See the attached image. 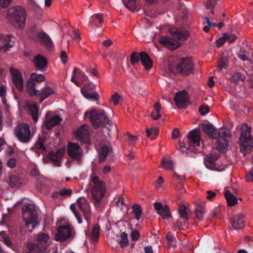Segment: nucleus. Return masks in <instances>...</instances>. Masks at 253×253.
<instances>
[{
  "mask_svg": "<svg viewBox=\"0 0 253 253\" xmlns=\"http://www.w3.org/2000/svg\"><path fill=\"white\" fill-rule=\"evenodd\" d=\"M179 213L180 218L184 220V223H186L188 218V214L186 211V207L185 206H181L179 207Z\"/></svg>",
  "mask_w": 253,
  "mask_h": 253,
  "instance_id": "de8ad7c7",
  "label": "nucleus"
},
{
  "mask_svg": "<svg viewBox=\"0 0 253 253\" xmlns=\"http://www.w3.org/2000/svg\"><path fill=\"white\" fill-rule=\"evenodd\" d=\"M54 92L51 87L45 86L42 88L41 92L39 91L38 95L41 96L40 103H42L44 99L48 97L51 94H54Z\"/></svg>",
  "mask_w": 253,
  "mask_h": 253,
  "instance_id": "c756f323",
  "label": "nucleus"
},
{
  "mask_svg": "<svg viewBox=\"0 0 253 253\" xmlns=\"http://www.w3.org/2000/svg\"><path fill=\"white\" fill-rule=\"evenodd\" d=\"M91 181L93 184V185L90 184L92 198L97 204H99L106 192L105 184L94 173L91 175Z\"/></svg>",
  "mask_w": 253,
  "mask_h": 253,
  "instance_id": "0eeeda50",
  "label": "nucleus"
},
{
  "mask_svg": "<svg viewBox=\"0 0 253 253\" xmlns=\"http://www.w3.org/2000/svg\"><path fill=\"white\" fill-rule=\"evenodd\" d=\"M122 0L125 6L131 11H138L139 8L136 4V0H128V1H126L125 0Z\"/></svg>",
  "mask_w": 253,
  "mask_h": 253,
  "instance_id": "4c0bfd02",
  "label": "nucleus"
},
{
  "mask_svg": "<svg viewBox=\"0 0 253 253\" xmlns=\"http://www.w3.org/2000/svg\"><path fill=\"white\" fill-rule=\"evenodd\" d=\"M166 239L167 241V244L169 246V248H174L176 247V239L173 235L170 233L169 232L167 236H166Z\"/></svg>",
  "mask_w": 253,
  "mask_h": 253,
  "instance_id": "ea45409f",
  "label": "nucleus"
},
{
  "mask_svg": "<svg viewBox=\"0 0 253 253\" xmlns=\"http://www.w3.org/2000/svg\"><path fill=\"white\" fill-rule=\"evenodd\" d=\"M67 153L70 158L77 161L78 164H81L83 150L78 144L69 142L68 144Z\"/></svg>",
  "mask_w": 253,
  "mask_h": 253,
  "instance_id": "9b49d317",
  "label": "nucleus"
},
{
  "mask_svg": "<svg viewBox=\"0 0 253 253\" xmlns=\"http://www.w3.org/2000/svg\"><path fill=\"white\" fill-rule=\"evenodd\" d=\"M120 96L117 93H115L112 96L111 100L115 105H117L119 102Z\"/></svg>",
  "mask_w": 253,
  "mask_h": 253,
  "instance_id": "680f3d73",
  "label": "nucleus"
},
{
  "mask_svg": "<svg viewBox=\"0 0 253 253\" xmlns=\"http://www.w3.org/2000/svg\"><path fill=\"white\" fill-rule=\"evenodd\" d=\"M189 148L187 147L185 142L180 143V147L178 150L182 153H185L186 155L189 154L188 151Z\"/></svg>",
  "mask_w": 253,
  "mask_h": 253,
  "instance_id": "6e6d98bb",
  "label": "nucleus"
},
{
  "mask_svg": "<svg viewBox=\"0 0 253 253\" xmlns=\"http://www.w3.org/2000/svg\"><path fill=\"white\" fill-rule=\"evenodd\" d=\"M49 112L46 113L43 124L45 128L48 130L51 129L54 126L59 124L62 121V119L59 116L55 115L54 116L50 117L49 116Z\"/></svg>",
  "mask_w": 253,
  "mask_h": 253,
  "instance_id": "aec40b11",
  "label": "nucleus"
},
{
  "mask_svg": "<svg viewBox=\"0 0 253 253\" xmlns=\"http://www.w3.org/2000/svg\"><path fill=\"white\" fill-rule=\"evenodd\" d=\"M193 63L189 58H182L177 59L173 64L169 65L170 72L174 73V69L176 73L182 76H189L193 73Z\"/></svg>",
  "mask_w": 253,
  "mask_h": 253,
  "instance_id": "423d86ee",
  "label": "nucleus"
},
{
  "mask_svg": "<svg viewBox=\"0 0 253 253\" xmlns=\"http://www.w3.org/2000/svg\"><path fill=\"white\" fill-rule=\"evenodd\" d=\"M64 154V150L60 149L56 152H50L47 156V158L51 161L55 166L59 167L61 166V160Z\"/></svg>",
  "mask_w": 253,
  "mask_h": 253,
  "instance_id": "a211bd4d",
  "label": "nucleus"
},
{
  "mask_svg": "<svg viewBox=\"0 0 253 253\" xmlns=\"http://www.w3.org/2000/svg\"><path fill=\"white\" fill-rule=\"evenodd\" d=\"M141 52L138 53V52L136 51H134L130 55V63L134 66L139 63V61L141 60Z\"/></svg>",
  "mask_w": 253,
  "mask_h": 253,
  "instance_id": "a19ab883",
  "label": "nucleus"
},
{
  "mask_svg": "<svg viewBox=\"0 0 253 253\" xmlns=\"http://www.w3.org/2000/svg\"><path fill=\"white\" fill-rule=\"evenodd\" d=\"M31 175L36 177L37 179L42 177L40 175V172L36 166L34 167L31 170Z\"/></svg>",
  "mask_w": 253,
  "mask_h": 253,
  "instance_id": "5fc2aeb1",
  "label": "nucleus"
},
{
  "mask_svg": "<svg viewBox=\"0 0 253 253\" xmlns=\"http://www.w3.org/2000/svg\"><path fill=\"white\" fill-rule=\"evenodd\" d=\"M218 158L217 155L213 154H210L205 157L204 162L206 167L211 170L215 169V162Z\"/></svg>",
  "mask_w": 253,
  "mask_h": 253,
  "instance_id": "5701e85b",
  "label": "nucleus"
},
{
  "mask_svg": "<svg viewBox=\"0 0 253 253\" xmlns=\"http://www.w3.org/2000/svg\"><path fill=\"white\" fill-rule=\"evenodd\" d=\"M247 181L248 182H251L253 181V167L251 168L250 171L246 176Z\"/></svg>",
  "mask_w": 253,
  "mask_h": 253,
  "instance_id": "774afa93",
  "label": "nucleus"
},
{
  "mask_svg": "<svg viewBox=\"0 0 253 253\" xmlns=\"http://www.w3.org/2000/svg\"><path fill=\"white\" fill-rule=\"evenodd\" d=\"M174 100L179 108H185L190 104L188 93L185 90L176 93Z\"/></svg>",
  "mask_w": 253,
  "mask_h": 253,
  "instance_id": "4468645a",
  "label": "nucleus"
},
{
  "mask_svg": "<svg viewBox=\"0 0 253 253\" xmlns=\"http://www.w3.org/2000/svg\"><path fill=\"white\" fill-rule=\"evenodd\" d=\"M200 132L198 129H193L189 132L186 140L189 147H192L197 149L200 145Z\"/></svg>",
  "mask_w": 253,
  "mask_h": 253,
  "instance_id": "dca6fc26",
  "label": "nucleus"
},
{
  "mask_svg": "<svg viewBox=\"0 0 253 253\" xmlns=\"http://www.w3.org/2000/svg\"><path fill=\"white\" fill-rule=\"evenodd\" d=\"M146 131L147 136L149 137L151 139H154L158 135L159 130L156 127H153L151 129L146 128Z\"/></svg>",
  "mask_w": 253,
  "mask_h": 253,
  "instance_id": "79ce46f5",
  "label": "nucleus"
},
{
  "mask_svg": "<svg viewBox=\"0 0 253 253\" xmlns=\"http://www.w3.org/2000/svg\"><path fill=\"white\" fill-rule=\"evenodd\" d=\"M202 128L210 138L214 139L216 138V130L212 125L203 124L202 125Z\"/></svg>",
  "mask_w": 253,
  "mask_h": 253,
  "instance_id": "bb28decb",
  "label": "nucleus"
},
{
  "mask_svg": "<svg viewBox=\"0 0 253 253\" xmlns=\"http://www.w3.org/2000/svg\"><path fill=\"white\" fill-rule=\"evenodd\" d=\"M199 112L202 115L204 116L210 112V107L206 104H203L200 107Z\"/></svg>",
  "mask_w": 253,
  "mask_h": 253,
  "instance_id": "603ef678",
  "label": "nucleus"
},
{
  "mask_svg": "<svg viewBox=\"0 0 253 253\" xmlns=\"http://www.w3.org/2000/svg\"><path fill=\"white\" fill-rule=\"evenodd\" d=\"M162 166L165 169H172L173 162L172 161H167L165 159H163L162 161Z\"/></svg>",
  "mask_w": 253,
  "mask_h": 253,
  "instance_id": "3c124183",
  "label": "nucleus"
},
{
  "mask_svg": "<svg viewBox=\"0 0 253 253\" xmlns=\"http://www.w3.org/2000/svg\"><path fill=\"white\" fill-rule=\"evenodd\" d=\"M33 63L37 69L43 71L46 67L47 61L43 56L38 54L34 58Z\"/></svg>",
  "mask_w": 253,
  "mask_h": 253,
  "instance_id": "4be33fe9",
  "label": "nucleus"
},
{
  "mask_svg": "<svg viewBox=\"0 0 253 253\" xmlns=\"http://www.w3.org/2000/svg\"><path fill=\"white\" fill-rule=\"evenodd\" d=\"M121 239L118 242L121 248H124L126 247L128 243L127 235L125 232H123L121 234Z\"/></svg>",
  "mask_w": 253,
  "mask_h": 253,
  "instance_id": "a18cd8bd",
  "label": "nucleus"
},
{
  "mask_svg": "<svg viewBox=\"0 0 253 253\" xmlns=\"http://www.w3.org/2000/svg\"><path fill=\"white\" fill-rule=\"evenodd\" d=\"M11 35L0 34V52H6L9 50L13 45L11 44Z\"/></svg>",
  "mask_w": 253,
  "mask_h": 253,
  "instance_id": "412c9836",
  "label": "nucleus"
},
{
  "mask_svg": "<svg viewBox=\"0 0 253 253\" xmlns=\"http://www.w3.org/2000/svg\"><path fill=\"white\" fill-rule=\"evenodd\" d=\"M103 21L102 14H94L90 18L89 25L93 28L94 26H97L98 24H102Z\"/></svg>",
  "mask_w": 253,
  "mask_h": 253,
  "instance_id": "7c9ffc66",
  "label": "nucleus"
},
{
  "mask_svg": "<svg viewBox=\"0 0 253 253\" xmlns=\"http://www.w3.org/2000/svg\"><path fill=\"white\" fill-rule=\"evenodd\" d=\"M10 72L13 84L20 92L23 90V79L22 74L17 69L10 68Z\"/></svg>",
  "mask_w": 253,
  "mask_h": 253,
  "instance_id": "2eb2a0df",
  "label": "nucleus"
},
{
  "mask_svg": "<svg viewBox=\"0 0 253 253\" xmlns=\"http://www.w3.org/2000/svg\"><path fill=\"white\" fill-rule=\"evenodd\" d=\"M27 89L31 96L38 95L39 90L36 89V83L30 78L27 82Z\"/></svg>",
  "mask_w": 253,
  "mask_h": 253,
  "instance_id": "c85d7f7f",
  "label": "nucleus"
},
{
  "mask_svg": "<svg viewBox=\"0 0 253 253\" xmlns=\"http://www.w3.org/2000/svg\"><path fill=\"white\" fill-rule=\"evenodd\" d=\"M226 41V39L225 38L224 35H223V37L222 38H219L216 41V45L217 47H220L222 45L224 44Z\"/></svg>",
  "mask_w": 253,
  "mask_h": 253,
  "instance_id": "052dcab7",
  "label": "nucleus"
},
{
  "mask_svg": "<svg viewBox=\"0 0 253 253\" xmlns=\"http://www.w3.org/2000/svg\"><path fill=\"white\" fill-rule=\"evenodd\" d=\"M37 38L40 42L43 43L46 48L50 49L52 47V42L49 36L44 32L37 33Z\"/></svg>",
  "mask_w": 253,
  "mask_h": 253,
  "instance_id": "a878e982",
  "label": "nucleus"
},
{
  "mask_svg": "<svg viewBox=\"0 0 253 253\" xmlns=\"http://www.w3.org/2000/svg\"><path fill=\"white\" fill-rule=\"evenodd\" d=\"M169 32L172 38H169L165 36H162L160 39V42L162 44L167 46L171 50H174L179 47L178 41H185L189 36L187 31L174 27L170 28Z\"/></svg>",
  "mask_w": 253,
  "mask_h": 253,
  "instance_id": "f257e3e1",
  "label": "nucleus"
},
{
  "mask_svg": "<svg viewBox=\"0 0 253 253\" xmlns=\"http://www.w3.org/2000/svg\"><path fill=\"white\" fill-rule=\"evenodd\" d=\"M224 35L226 41L227 40L230 43L233 42L237 38L236 36L233 34L224 33Z\"/></svg>",
  "mask_w": 253,
  "mask_h": 253,
  "instance_id": "864d4df0",
  "label": "nucleus"
},
{
  "mask_svg": "<svg viewBox=\"0 0 253 253\" xmlns=\"http://www.w3.org/2000/svg\"><path fill=\"white\" fill-rule=\"evenodd\" d=\"M205 205V203H200L197 205L195 210L196 216L200 220H202L203 219V215L206 212Z\"/></svg>",
  "mask_w": 253,
  "mask_h": 253,
  "instance_id": "2f4dec72",
  "label": "nucleus"
},
{
  "mask_svg": "<svg viewBox=\"0 0 253 253\" xmlns=\"http://www.w3.org/2000/svg\"><path fill=\"white\" fill-rule=\"evenodd\" d=\"M12 2V0H0V6L2 7H7Z\"/></svg>",
  "mask_w": 253,
  "mask_h": 253,
  "instance_id": "69168bd1",
  "label": "nucleus"
},
{
  "mask_svg": "<svg viewBox=\"0 0 253 253\" xmlns=\"http://www.w3.org/2000/svg\"><path fill=\"white\" fill-rule=\"evenodd\" d=\"M224 196L225 197L228 206L232 207L237 203V199L235 196L232 194L229 191H225Z\"/></svg>",
  "mask_w": 253,
  "mask_h": 253,
  "instance_id": "473e14b6",
  "label": "nucleus"
},
{
  "mask_svg": "<svg viewBox=\"0 0 253 253\" xmlns=\"http://www.w3.org/2000/svg\"><path fill=\"white\" fill-rule=\"evenodd\" d=\"M26 14V10L22 7L16 6L8 9L6 16L13 27L22 29L25 26Z\"/></svg>",
  "mask_w": 253,
  "mask_h": 253,
  "instance_id": "7ed1b4c3",
  "label": "nucleus"
},
{
  "mask_svg": "<svg viewBox=\"0 0 253 253\" xmlns=\"http://www.w3.org/2000/svg\"><path fill=\"white\" fill-rule=\"evenodd\" d=\"M228 59L227 57L222 54L218 62V70L220 71L222 69H226L228 65Z\"/></svg>",
  "mask_w": 253,
  "mask_h": 253,
  "instance_id": "c9c22d12",
  "label": "nucleus"
},
{
  "mask_svg": "<svg viewBox=\"0 0 253 253\" xmlns=\"http://www.w3.org/2000/svg\"><path fill=\"white\" fill-rule=\"evenodd\" d=\"M216 3V0H210L207 2L206 6L209 9H212Z\"/></svg>",
  "mask_w": 253,
  "mask_h": 253,
  "instance_id": "338daca9",
  "label": "nucleus"
},
{
  "mask_svg": "<svg viewBox=\"0 0 253 253\" xmlns=\"http://www.w3.org/2000/svg\"><path fill=\"white\" fill-rule=\"evenodd\" d=\"M21 184L19 178L14 175H11L9 177V185L12 188L18 187Z\"/></svg>",
  "mask_w": 253,
  "mask_h": 253,
  "instance_id": "37998d69",
  "label": "nucleus"
},
{
  "mask_svg": "<svg viewBox=\"0 0 253 253\" xmlns=\"http://www.w3.org/2000/svg\"><path fill=\"white\" fill-rule=\"evenodd\" d=\"M164 219H168L171 217L170 209L168 206L165 205L164 208L157 212Z\"/></svg>",
  "mask_w": 253,
  "mask_h": 253,
  "instance_id": "e433bc0d",
  "label": "nucleus"
},
{
  "mask_svg": "<svg viewBox=\"0 0 253 253\" xmlns=\"http://www.w3.org/2000/svg\"><path fill=\"white\" fill-rule=\"evenodd\" d=\"M228 136V133L225 131H219L216 136V149L218 151H223L225 150L228 146V141L227 137Z\"/></svg>",
  "mask_w": 253,
  "mask_h": 253,
  "instance_id": "f3484780",
  "label": "nucleus"
},
{
  "mask_svg": "<svg viewBox=\"0 0 253 253\" xmlns=\"http://www.w3.org/2000/svg\"><path fill=\"white\" fill-rule=\"evenodd\" d=\"M26 106L34 121L35 123L37 122L39 119V108L37 104L34 102H30L26 104Z\"/></svg>",
  "mask_w": 253,
  "mask_h": 253,
  "instance_id": "b1692460",
  "label": "nucleus"
},
{
  "mask_svg": "<svg viewBox=\"0 0 253 253\" xmlns=\"http://www.w3.org/2000/svg\"><path fill=\"white\" fill-rule=\"evenodd\" d=\"M44 140L43 138L40 137L38 139V141L36 143L35 147L37 149L42 150V151L45 150V146L43 145Z\"/></svg>",
  "mask_w": 253,
  "mask_h": 253,
  "instance_id": "8fccbe9b",
  "label": "nucleus"
},
{
  "mask_svg": "<svg viewBox=\"0 0 253 253\" xmlns=\"http://www.w3.org/2000/svg\"><path fill=\"white\" fill-rule=\"evenodd\" d=\"M109 152V146L106 145H103L99 152V162L101 163L103 162L106 158V157Z\"/></svg>",
  "mask_w": 253,
  "mask_h": 253,
  "instance_id": "72a5a7b5",
  "label": "nucleus"
},
{
  "mask_svg": "<svg viewBox=\"0 0 253 253\" xmlns=\"http://www.w3.org/2000/svg\"><path fill=\"white\" fill-rule=\"evenodd\" d=\"M49 239V236L47 234L41 233L37 237V243L29 244L28 245L30 251H34L38 253L42 252L46 248V244Z\"/></svg>",
  "mask_w": 253,
  "mask_h": 253,
  "instance_id": "9d476101",
  "label": "nucleus"
},
{
  "mask_svg": "<svg viewBox=\"0 0 253 253\" xmlns=\"http://www.w3.org/2000/svg\"><path fill=\"white\" fill-rule=\"evenodd\" d=\"M42 179V177L37 179L38 181L36 183V187L38 190L39 191H42L43 189L47 188L45 184L44 180Z\"/></svg>",
  "mask_w": 253,
  "mask_h": 253,
  "instance_id": "09e8293b",
  "label": "nucleus"
},
{
  "mask_svg": "<svg viewBox=\"0 0 253 253\" xmlns=\"http://www.w3.org/2000/svg\"><path fill=\"white\" fill-rule=\"evenodd\" d=\"M72 193V190L71 189H63L60 191V196L66 197L70 196Z\"/></svg>",
  "mask_w": 253,
  "mask_h": 253,
  "instance_id": "4d7b16f0",
  "label": "nucleus"
},
{
  "mask_svg": "<svg viewBox=\"0 0 253 253\" xmlns=\"http://www.w3.org/2000/svg\"><path fill=\"white\" fill-rule=\"evenodd\" d=\"M132 211L135 214V218L138 221L142 214V209L139 205L135 204L132 206Z\"/></svg>",
  "mask_w": 253,
  "mask_h": 253,
  "instance_id": "c03bdc74",
  "label": "nucleus"
},
{
  "mask_svg": "<svg viewBox=\"0 0 253 253\" xmlns=\"http://www.w3.org/2000/svg\"><path fill=\"white\" fill-rule=\"evenodd\" d=\"M70 210L74 214L78 222L81 224L83 222L81 214L78 210L81 211L84 215V219L88 223L90 221V208L89 203L84 198H79L76 204H72L70 206Z\"/></svg>",
  "mask_w": 253,
  "mask_h": 253,
  "instance_id": "39448f33",
  "label": "nucleus"
},
{
  "mask_svg": "<svg viewBox=\"0 0 253 253\" xmlns=\"http://www.w3.org/2000/svg\"><path fill=\"white\" fill-rule=\"evenodd\" d=\"M75 232L73 228L70 225L59 226L55 239L57 241L63 242L68 239L73 238Z\"/></svg>",
  "mask_w": 253,
  "mask_h": 253,
  "instance_id": "1a4fd4ad",
  "label": "nucleus"
},
{
  "mask_svg": "<svg viewBox=\"0 0 253 253\" xmlns=\"http://www.w3.org/2000/svg\"><path fill=\"white\" fill-rule=\"evenodd\" d=\"M15 133L18 140L22 143L28 142L31 138L30 126L27 124L18 126L15 129Z\"/></svg>",
  "mask_w": 253,
  "mask_h": 253,
  "instance_id": "f8f14e48",
  "label": "nucleus"
},
{
  "mask_svg": "<svg viewBox=\"0 0 253 253\" xmlns=\"http://www.w3.org/2000/svg\"><path fill=\"white\" fill-rule=\"evenodd\" d=\"M16 162L15 158H11L7 162V166L11 169L14 168L16 166Z\"/></svg>",
  "mask_w": 253,
  "mask_h": 253,
  "instance_id": "13d9d810",
  "label": "nucleus"
},
{
  "mask_svg": "<svg viewBox=\"0 0 253 253\" xmlns=\"http://www.w3.org/2000/svg\"><path fill=\"white\" fill-rule=\"evenodd\" d=\"M206 194V198L210 201H212L216 196V193L211 190L207 191Z\"/></svg>",
  "mask_w": 253,
  "mask_h": 253,
  "instance_id": "bf43d9fd",
  "label": "nucleus"
},
{
  "mask_svg": "<svg viewBox=\"0 0 253 253\" xmlns=\"http://www.w3.org/2000/svg\"><path fill=\"white\" fill-rule=\"evenodd\" d=\"M231 221L232 227L235 229H243L245 226L242 214L235 215L231 218Z\"/></svg>",
  "mask_w": 253,
  "mask_h": 253,
  "instance_id": "393cba45",
  "label": "nucleus"
},
{
  "mask_svg": "<svg viewBox=\"0 0 253 253\" xmlns=\"http://www.w3.org/2000/svg\"><path fill=\"white\" fill-rule=\"evenodd\" d=\"M81 92L84 96L92 100H98L99 94L95 91V85L91 83L85 84L84 86L81 88Z\"/></svg>",
  "mask_w": 253,
  "mask_h": 253,
  "instance_id": "ddd939ff",
  "label": "nucleus"
},
{
  "mask_svg": "<svg viewBox=\"0 0 253 253\" xmlns=\"http://www.w3.org/2000/svg\"><path fill=\"white\" fill-rule=\"evenodd\" d=\"M30 78L35 83L42 82L44 81L45 77L43 75L33 73L30 75Z\"/></svg>",
  "mask_w": 253,
  "mask_h": 253,
  "instance_id": "49530a36",
  "label": "nucleus"
},
{
  "mask_svg": "<svg viewBox=\"0 0 253 253\" xmlns=\"http://www.w3.org/2000/svg\"><path fill=\"white\" fill-rule=\"evenodd\" d=\"M245 79V75L240 72H235L231 74V81L235 84H237L239 81L244 82Z\"/></svg>",
  "mask_w": 253,
  "mask_h": 253,
  "instance_id": "58836bf2",
  "label": "nucleus"
},
{
  "mask_svg": "<svg viewBox=\"0 0 253 253\" xmlns=\"http://www.w3.org/2000/svg\"><path fill=\"white\" fill-rule=\"evenodd\" d=\"M240 129L238 142L241 153L245 156L253 150V137L251 134V127L247 123L242 124Z\"/></svg>",
  "mask_w": 253,
  "mask_h": 253,
  "instance_id": "f03ea898",
  "label": "nucleus"
},
{
  "mask_svg": "<svg viewBox=\"0 0 253 253\" xmlns=\"http://www.w3.org/2000/svg\"><path fill=\"white\" fill-rule=\"evenodd\" d=\"M141 62L146 70H149L153 66V61L148 53L144 51L141 52Z\"/></svg>",
  "mask_w": 253,
  "mask_h": 253,
  "instance_id": "cd10ccee",
  "label": "nucleus"
},
{
  "mask_svg": "<svg viewBox=\"0 0 253 253\" xmlns=\"http://www.w3.org/2000/svg\"><path fill=\"white\" fill-rule=\"evenodd\" d=\"M84 115L85 117H88L95 129L104 127L106 125L109 126L112 125L111 121L103 110L92 109L89 112H85Z\"/></svg>",
  "mask_w": 253,
  "mask_h": 253,
  "instance_id": "20e7f679",
  "label": "nucleus"
},
{
  "mask_svg": "<svg viewBox=\"0 0 253 253\" xmlns=\"http://www.w3.org/2000/svg\"><path fill=\"white\" fill-rule=\"evenodd\" d=\"M60 57L61 62L64 64L66 63L67 60V53L64 50L62 51L60 53Z\"/></svg>",
  "mask_w": 253,
  "mask_h": 253,
  "instance_id": "e2e57ef3",
  "label": "nucleus"
},
{
  "mask_svg": "<svg viewBox=\"0 0 253 253\" xmlns=\"http://www.w3.org/2000/svg\"><path fill=\"white\" fill-rule=\"evenodd\" d=\"M100 227L98 224H94L91 232L89 230L85 231L86 238L93 244L98 242L100 236Z\"/></svg>",
  "mask_w": 253,
  "mask_h": 253,
  "instance_id": "6ab92c4d",
  "label": "nucleus"
},
{
  "mask_svg": "<svg viewBox=\"0 0 253 253\" xmlns=\"http://www.w3.org/2000/svg\"><path fill=\"white\" fill-rule=\"evenodd\" d=\"M73 74L76 76V79L84 82L88 79L84 73L82 72L79 68L75 67L73 71Z\"/></svg>",
  "mask_w": 253,
  "mask_h": 253,
  "instance_id": "f704fd0d",
  "label": "nucleus"
},
{
  "mask_svg": "<svg viewBox=\"0 0 253 253\" xmlns=\"http://www.w3.org/2000/svg\"><path fill=\"white\" fill-rule=\"evenodd\" d=\"M140 236L139 233L136 230H134L131 232V237L133 241L137 240Z\"/></svg>",
  "mask_w": 253,
  "mask_h": 253,
  "instance_id": "0e129e2a",
  "label": "nucleus"
},
{
  "mask_svg": "<svg viewBox=\"0 0 253 253\" xmlns=\"http://www.w3.org/2000/svg\"><path fill=\"white\" fill-rule=\"evenodd\" d=\"M23 218L25 226L29 230L32 231L37 224L38 220L37 211L33 205H26L22 208Z\"/></svg>",
  "mask_w": 253,
  "mask_h": 253,
  "instance_id": "6e6552de",
  "label": "nucleus"
}]
</instances>
